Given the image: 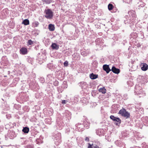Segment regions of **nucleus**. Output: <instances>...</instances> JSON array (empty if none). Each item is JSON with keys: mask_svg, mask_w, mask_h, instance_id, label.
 Wrapping results in <instances>:
<instances>
[{"mask_svg": "<svg viewBox=\"0 0 148 148\" xmlns=\"http://www.w3.org/2000/svg\"><path fill=\"white\" fill-rule=\"evenodd\" d=\"M45 17L48 19H52L53 16V12L50 9H45L44 11Z\"/></svg>", "mask_w": 148, "mask_h": 148, "instance_id": "obj_1", "label": "nucleus"}, {"mask_svg": "<svg viewBox=\"0 0 148 148\" xmlns=\"http://www.w3.org/2000/svg\"><path fill=\"white\" fill-rule=\"evenodd\" d=\"M142 88L141 87L138 85H136L135 88V94L137 95H140L139 96V97H142L143 95H142L143 94V92H142Z\"/></svg>", "mask_w": 148, "mask_h": 148, "instance_id": "obj_2", "label": "nucleus"}, {"mask_svg": "<svg viewBox=\"0 0 148 148\" xmlns=\"http://www.w3.org/2000/svg\"><path fill=\"white\" fill-rule=\"evenodd\" d=\"M128 14L129 15L130 18H131L132 19V23H136L137 19L135 11L133 10H131L128 12Z\"/></svg>", "mask_w": 148, "mask_h": 148, "instance_id": "obj_3", "label": "nucleus"}, {"mask_svg": "<svg viewBox=\"0 0 148 148\" xmlns=\"http://www.w3.org/2000/svg\"><path fill=\"white\" fill-rule=\"evenodd\" d=\"M119 114L127 119L130 116V113L123 108L120 110Z\"/></svg>", "mask_w": 148, "mask_h": 148, "instance_id": "obj_4", "label": "nucleus"}, {"mask_svg": "<svg viewBox=\"0 0 148 148\" xmlns=\"http://www.w3.org/2000/svg\"><path fill=\"white\" fill-rule=\"evenodd\" d=\"M110 118L114 121L116 125H119L121 123V120L119 118L115 117L113 115H111Z\"/></svg>", "mask_w": 148, "mask_h": 148, "instance_id": "obj_5", "label": "nucleus"}, {"mask_svg": "<svg viewBox=\"0 0 148 148\" xmlns=\"http://www.w3.org/2000/svg\"><path fill=\"white\" fill-rule=\"evenodd\" d=\"M54 140V142L56 145H58L61 142V134L60 133H58L56 134Z\"/></svg>", "mask_w": 148, "mask_h": 148, "instance_id": "obj_6", "label": "nucleus"}, {"mask_svg": "<svg viewBox=\"0 0 148 148\" xmlns=\"http://www.w3.org/2000/svg\"><path fill=\"white\" fill-rule=\"evenodd\" d=\"M128 17L126 16V17H125L124 23L126 24H130L132 25H134L135 23H132V19L130 18V19H128Z\"/></svg>", "mask_w": 148, "mask_h": 148, "instance_id": "obj_7", "label": "nucleus"}, {"mask_svg": "<svg viewBox=\"0 0 148 148\" xmlns=\"http://www.w3.org/2000/svg\"><path fill=\"white\" fill-rule=\"evenodd\" d=\"M103 70L106 71L107 73H109L111 71L109 65L104 64L103 66Z\"/></svg>", "mask_w": 148, "mask_h": 148, "instance_id": "obj_8", "label": "nucleus"}, {"mask_svg": "<svg viewBox=\"0 0 148 148\" xmlns=\"http://www.w3.org/2000/svg\"><path fill=\"white\" fill-rule=\"evenodd\" d=\"M147 77L146 76H141L140 78V82L142 84H144L145 83H147L148 81Z\"/></svg>", "mask_w": 148, "mask_h": 148, "instance_id": "obj_9", "label": "nucleus"}, {"mask_svg": "<svg viewBox=\"0 0 148 148\" xmlns=\"http://www.w3.org/2000/svg\"><path fill=\"white\" fill-rule=\"evenodd\" d=\"M20 53L22 55H25L27 52V49L25 47H22L20 49Z\"/></svg>", "mask_w": 148, "mask_h": 148, "instance_id": "obj_10", "label": "nucleus"}, {"mask_svg": "<svg viewBox=\"0 0 148 148\" xmlns=\"http://www.w3.org/2000/svg\"><path fill=\"white\" fill-rule=\"evenodd\" d=\"M65 115L66 117L68 120L71 118V113L68 110H66L65 112Z\"/></svg>", "mask_w": 148, "mask_h": 148, "instance_id": "obj_11", "label": "nucleus"}, {"mask_svg": "<svg viewBox=\"0 0 148 148\" xmlns=\"http://www.w3.org/2000/svg\"><path fill=\"white\" fill-rule=\"evenodd\" d=\"M96 133L100 136L103 135L104 134V130L102 129H98L96 131Z\"/></svg>", "mask_w": 148, "mask_h": 148, "instance_id": "obj_12", "label": "nucleus"}, {"mask_svg": "<svg viewBox=\"0 0 148 148\" xmlns=\"http://www.w3.org/2000/svg\"><path fill=\"white\" fill-rule=\"evenodd\" d=\"M142 121L143 124L145 126H148V117L146 116L143 118Z\"/></svg>", "mask_w": 148, "mask_h": 148, "instance_id": "obj_13", "label": "nucleus"}, {"mask_svg": "<svg viewBox=\"0 0 148 148\" xmlns=\"http://www.w3.org/2000/svg\"><path fill=\"white\" fill-rule=\"evenodd\" d=\"M141 69L143 71H146L148 69V65L145 63H142Z\"/></svg>", "mask_w": 148, "mask_h": 148, "instance_id": "obj_14", "label": "nucleus"}, {"mask_svg": "<svg viewBox=\"0 0 148 148\" xmlns=\"http://www.w3.org/2000/svg\"><path fill=\"white\" fill-rule=\"evenodd\" d=\"M53 79L52 75L51 74H48L47 75L46 80L48 83L51 82Z\"/></svg>", "mask_w": 148, "mask_h": 148, "instance_id": "obj_15", "label": "nucleus"}, {"mask_svg": "<svg viewBox=\"0 0 148 148\" xmlns=\"http://www.w3.org/2000/svg\"><path fill=\"white\" fill-rule=\"evenodd\" d=\"M112 71L114 73L116 74H118L120 72V70L118 69H117L114 66H113L111 69Z\"/></svg>", "mask_w": 148, "mask_h": 148, "instance_id": "obj_16", "label": "nucleus"}, {"mask_svg": "<svg viewBox=\"0 0 148 148\" xmlns=\"http://www.w3.org/2000/svg\"><path fill=\"white\" fill-rule=\"evenodd\" d=\"M79 84L82 88L84 89L87 86L86 83L84 82H80Z\"/></svg>", "mask_w": 148, "mask_h": 148, "instance_id": "obj_17", "label": "nucleus"}, {"mask_svg": "<svg viewBox=\"0 0 148 148\" xmlns=\"http://www.w3.org/2000/svg\"><path fill=\"white\" fill-rule=\"evenodd\" d=\"M83 126L86 129H88L89 127V123L87 121H84L83 124Z\"/></svg>", "mask_w": 148, "mask_h": 148, "instance_id": "obj_18", "label": "nucleus"}, {"mask_svg": "<svg viewBox=\"0 0 148 148\" xmlns=\"http://www.w3.org/2000/svg\"><path fill=\"white\" fill-rule=\"evenodd\" d=\"M48 29L49 31H53L54 30L55 27L54 25L52 24H49L48 26Z\"/></svg>", "mask_w": 148, "mask_h": 148, "instance_id": "obj_19", "label": "nucleus"}, {"mask_svg": "<svg viewBox=\"0 0 148 148\" xmlns=\"http://www.w3.org/2000/svg\"><path fill=\"white\" fill-rule=\"evenodd\" d=\"M96 44L97 45L101 46L102 45V40L100 38L97 39L95 41Z\"/></svg>", "mask_w": 148, "mask_h": 148, "instance_id": "obj_20", "label": "nucleus"}, {"mask_svg": "<svg viewBox=\"0 0 148 148\" xmlns=\"http://www.w3.org/2000/svg\"><path fill=\"white\" fill-rule=\"evenodd\" d=\"M51 47L53 49H58L59 48V46L54 43H52Z\"/></svg>", "mask_w": 148, "mask_h": 148, "instance_id": "obj_21", "label": "nucleus"}, {"mask_svg": "<svg viewBox=\"0 0 148 148\" xmlns=\"http://www.w3.org/2000/svg\"><path fill=\"white\" fill-rule=\"evenodd\" d=\"M90 78L92 79H95L98 77V75L94 74L93 73L91 74L90 75Z\"/></svg>", "mask_w": 148, "mask_h": 148, "instance_id": "obj_22", "label": "nucleus"}, {"mask_svg": "<svg viewBox=\"0 0 148 148\" xmlns=\"http://www.w3.org/2000/svg\"><path fill=\"white\" fill-rule=\"evenodd\" d=\"M29 131V128L27 127H25L23 128L22 131L25 133H28Z\"/></svg>", "mask_w": 148, "mask_h": 148, "instance_id": "obj_23", "label": "nucleus"}, {"mask_svg": "<svg viewBox=\"0 0 148 148\" xmlns=\"http://www.w3.org/2000/svg\"><path fill=\"white\" fill-rule=\"evenodd\" d=\"M22 23L25 25H28L29 24V21L28 19H25L23 21Z\"/></svg>", "mask_w": 148, "mask_h": 148, "instance_id": "obj_24", "label": "nucleus"}, {"mask_svg": "<svg viewBox=\"0 0 148 148\" xmlns=\"http://www.w3.org/2000/svg\"><path fill=\"white\" fill-rule=\"evenodd\" d=\"M99 92H101L103 94H105L106 93V89L104 88H101L99 89Z\"/></svg>", "mask_w": 148, "mask_h": 148, "instance_id": "obj_25", "label": "nucleus"}, {"mask_svg": "<svg viewBox=\"0 0 148 148\" xmlns=\"http://www.w3.org/2000/svg\"><path fill=\"white\" fill-rule=\"evenodd\" d=\"M113 5L110 3H109L108 5V9L110 11H111L113 9Z\"/></svg>", "mask_w": 148, "mask_h": 148, "instance_id": "obj_26", "label": "nucleus"}, {"mask_svg": "<svg viewBox=\"0 0 148 148\" xmlns=\"http://www.w3.org/2000/svg\"><path fill=\"white\" fill-rule=\"evenodd\" d=\"M76 126L79 129H82L83 128V125L82 124L80 123H78L77 125H76Z\"/></svg>", "mask_w": 148, "mask_h": 148, "instance_id": "obj_27", "label": "nucleus"}, {"mask_svg": "<svg viewBox=\"0 0 148 148\" xmlns=\"http://www.w3.org/2000/svg\"><path fill=\"white\" fill-rule=\"evenodd\" d=\"M43 2H45L47 4H49L52 2L53 0H42Z\"/></svg>", "mask_w": 148, "mask_h": 148, "instance_id": "obj_28", "label": "nucleus"}, {"mask_svg": "<svg viewBox=\"0 0 148 148\" xmlns=\"http://www.w3.org/2000/svg\"><path fill=\"white\" fill-rule=\"evenodd\" d=\"M142 148H148V145L145 143H143L142 144Z\"/></svg>", "mask_w": 148, "mask_h": 148, "instance_id": "obj_29", "label": "nucleus"}, {"mask_svg": "<svg viewBox=\"0 0 148 148\" xmlns=\"http://www.w3.org/2000/svg\"><path fill=\"white\" fill-rule=\"evenodd\" d=\"M143 136L142 135L140 134H138L137 135V138L138 140H140L141 139Z\"/></svg>", "mask_w": 148, "mask_h": 148, "instance_id": "obj_30", "label": "nucleus"}, {"mask_svg": "<svg viewBox=\"0 0 148 148\" xmlns=\"http://www.w3.org/2000/svg\"><path fill=\"white\" fill-rule=\"evenodd\" d=\"M39 24V22L37 21H35L33 23V25L35 27L38 26Z\"/></svg>", "mask_w": 148, "mask_h": 148, "instance_id": "obj_31", "label": "nucleus"}, {"mask_svg": "<svg viewBox=\"0 0 148 148\" xmlns=\"http://www.w3.org/2000/svg\"><path fill=\"white\" fill-rule=\"evenodd\" d=\"M39 81L40 83H44L45 82V80L44 78L41 77L39 78Z\"/></svg>", "mask_w": 148, "mask_h": 148, "instance_id": "obj_32", "label": "nucleus"}, {"mask_svg": "<svg viewBox=\"0 0 148 148\" xmlns=\"http://www.w3.org/2000/svg\"><path fill=\"white\" fill-rule=\"evenodd\" d=\"M34 42L31 40H29L27 42V45H31L33 44Z\"/></svg>", "mask_w": 148, "mask_h": 148, "instance_id": "obj_33", "label": "nucleus"}, {"mask_svg": "<svg viewBox=\"0 0 148 148\" xmlns=\"http://www.w3.org/2000/svg\"><path fill=\"white\" fill-rule=\"evenodd\" d=\"M145 6V5L144 3H142V4H140V5L138 6L139 9L141 7L142 8L144 7Z\"/></svg>", "mask_w": 148, "mask_h": 148, "instance_id": "obj_34", "label": "nucleus"}, {"mask_svg": "<svg viewBox=\"0 0 148 148\" xmlns=\"http://www.w3.org/2000/svg\"><path fill=\"white\" fill-rule=\"evenodd\" d=\"M68 62L67 61H66L64 63V66H67L68 65Z\"/></svg>", "mask_w": 148, "mask_h": 148, "instance_id": "obj_35", "label": "nucleus"}, {"mask_svg": "<svg viewBox=\"0 0 148 148\" xmlns=\"http://www.w3.org/2000/svg\"><path fill=\"white\" fill-rule=\"evenodd\" d=\"M58 82L57 81H56L54 82V85L56 86L58 85Z\"/></svg>", "mask_w": 148, "mask_h": 148, "instance_id": "obj_36", "label": "nucleus"}, {"mask_svg": "<svg viewBox=\"0 0 148 148\" xmlns=\"http://www.w3.org/2000/svg\"><path fill=\"white\" fill-rule=\"evenodd\" d=\"M115 143L117 145H118L119 146H120V145L119 144L120 143H119V141H115Z\"/></svg>", "mask_w": 148, "mask_h": 148, "instance_id": "obj_37", "label": "nucleus"}, {"mask_svg": "<svg viewBox=\"0 0 148 148\" xmlns=\"http://www.w3.org/2000/svg\"><path fill=\"white\" fill-rule=\"evenodd\" d=\"M25 148H33L32 146L31 145H28L26 146Z\"/></svg>", "mask_w": 148, "mask_h": 148, "instance_id": "obj_38", "label": "nucleus"}, {"mask_svg": "<svg viewBox=\"0 0 148 148\" xmlns=\"http://www.w3.org/2000/svg\"><path fill=\"white\" fill-rule=\"evenodd\" d=\"M85 141L86 142H88L89 140V138L88 137H86L85 139Z\"/></svg>", "mask_w": 148, "mask_h": 148, "instance_id": "obj_39", "label": "nucleus"}, {"mask_svg": "<svg viewBox=\"0 0 148 148\" xmlns=\"http://www.w3.org/2000/svg\"><path fill=\"white\" fill-rule=\"evenodd\" d=\"M93 148H101L99 147L98 146L95 145H93Z\"/></svg>", "mask_w": 148, "mask_h": 148, "instance_id": "obj_40", "label": "nucleus"}, {"mask_svg": "<svg viewBox=\"0 0 148 148\" xmlns=\"http://www.w3.org/2000/svg\"><path fill=\"white\" fill-rule=\"evenodd\" d=\"M62 103L63 104H66V101L65 100H62Z\"/></svg>", "mask_w": 148, "mask_h": 148, "instance_id": "obj_41", "label": "nucleus"}, {"mask_svg": "<svg viewBox=\"0 0 148 148\" xmlns=\"http://www.w3.org/2000/svg\"><path fill=\"white\" fill-rule=\"evenodd\" d=\"M89 145L88 147V148H93V147H92L90 144H89Z\"/></svg>", "mask_w": 148, "mask_h": 148, "instance_id": "obj_42", "label": "nucleus"}, {"mask_svg": "<svg viewBox=\"0 0 148 148\" xmlns=\"http://www.w3.org/2000/svg\"><path fill=\"white\" fill-rule=\"evenodd\" d=\"M58 129H59V130H60L61 129H62V127H60V128H59Z\"/></svg>", "mask_w": 148, "mask_h": 148, "instance_id": "obj_43", "label": "nucleus"}, {"mask_svg": "<svg viewBox=\"0 0 148 148\" xmlns=\"http://www.w3.org/2000/svg\"><path fill=\"white\" fill-rule=\"evenodd\" d=\"M122 144L124 146V145H125L123 143H122Z\"/></svg>", "mask_w": 148, "mask_h": 148, "instance_id": "obj_44", "label": "nucleus"}, {"mask_svg": "<svg viewBox=\"0 0 148 148\" xmlns=\"http://www.w3.org/2000/svg\"><path fill=\"white\" fill-rule=\"evenodd\" d=\"M15 55L16 56H17V55L16 54H15Z\"/></svg>", "mask_w": 148, "mask_h": 148, "instance_id": "obj_45", "label": "nucleus"}, {"mask_svg": "<svg viewBox=\"0 0 148 148\" xmlns=\"http://www.w3.org/2000/svg\"><path fill=\"white\" fill-rule=\"evenodd\" d=\"M133 148V147H132V148Z\"/></svg>", "mask_w": 148, "mask_h": 148, "instance_id": "obj_46", "label": "nucleus"}]
</instances>
